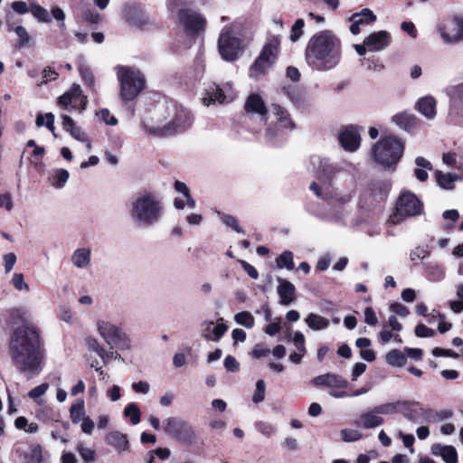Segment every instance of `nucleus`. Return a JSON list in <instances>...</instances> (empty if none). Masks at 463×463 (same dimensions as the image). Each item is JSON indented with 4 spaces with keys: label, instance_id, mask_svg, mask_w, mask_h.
I'll return each instance as SVG.
<instances>
[{
    "label": "nucleus",
    "instance_id": "obj_11",
    "mask_svg": "<svg viewBox=\"0 0 463 463\" xmlns=\"http://www.w3.org/2000/svg\"><path fill=\"white\" fill-rule=\"evenodd\" d=\"M177 18L188 37L196 38L205 31L207 24L205 17L193 9L182 8L178 10Z\"/></svg>",
    "mask_w": 463,
    "mask_h": 463
},
{
    "label": "nucleus",
    "instance_id": "obj_18",
    "mask_svg": "<svg viewBox=\"0 0 463 463\" xmlns=\"http://www.w3.org/2000/svg\"><path fill=\"white\" fill-rule=\"evenodd\" d=\"M377 17L369 8H364L360 13H354L349 17L351 23L349 30L352 34L357 35L362 25H369L376 21Z\"/></svg>",
    "mask_w": 463,
    "mask_h": 463
},
{
    "label": "nucleus",
    "instance_id": "obj_60",
    "mask_svg": "<svg viewBox=\"0 0 463 463\" xmlns=\"http://www.w3.org/2000/svg\"><path fill=\"white\" fill-rule=\"evenodd\" d=\"M293 341H294V345H295V346H296V348L298 349V352L306 353L305 336H304V335L301 332L297 331L294 334Z\"/></svg>",
    "mask_w": 463,
    "mask_h": 463
},
{
    "label": "nucleus",
    "instance_id": "obj_12",
    "mask_svg": "<svg viewBox=\"0 0 463 463\" xmlns=\"http://www.w3.org/2000/svg\"><path fill=\"white\" fill-rule=\"evenodd\" d=\"M165 432L183 445H190L195 438L192 426L178 417H171L165 420Z\"/></svg>",
    "mask_w": 463,
    "mask_h": 463
},
{
    "label": "nucleus",
    "instance_id": "obj_41",
    "mask_svg": "<svg viewBox=\"0 0 463 463\" xmlns=\"http://www.w3.org/2000/svg\"><path fill=\"white\" fill-rule=\"evenodd\" d=\"M31 12L33 15L39 21L43 23H51L52 18L48 13V11L41 6L40 5H33L31 7Z\"/></svg>",
    "mask_w": 463,
    "mask_h": 463
},
{
    "label": "nucleus",
    "instance_id": "obj_57",
    "mask_svg": "<svg viewBox=\"0 0 463 463\" xmlns=\"http://www.w3.org/2000/svg\"><path fill=\"white\" fill-rule=\"evenodd\" d=\"M430 255V251L422 247H416L410 253V258L412 261L423 260Z\"/></svg>",
    "mask_w": 463,
    "mask_h": 463
},
{
    "label": "nucleus",
    "instance_id": "obj_29",
    "mask_svg": "<svg viewBox=\"0 0 463 463\" xmlns=\"http://www.w3.org/2000/svg\"><path fill=\"white\" fill-rule=\"evenodd\" d=\"M127 21L138 28H143L148 23V19L144 12L136 7H129L125 11Z\"/></svg>",
    "mask_w": 463,
    "mask_h": 463
},
{
    "label": "nucleus",
    "instance_id": "obj_36",
    "mask_svg": "<svg viewBox=\"0 0 463 463\" xmlns=\"http://www.w3.org/2000/svg\"><path fill=\"white\" fill-rule=\"evenodd\" d=\"M276 264L279 269L285 268L288 270H292L295 268L293 253L290 250L283 251L279 257H277Z\"/></svg>",
    "mask_w": 463,
    "mask_h": 463
},
{
    "label": "nucleus",
    "instance_id": "obj_31",
    "mask_svg": "<svg viewBox=\"0 0 463 463\" xmlns=\"http://www.w3.org/2000/svg\"><path fill=\"white\" fill-rule=\"evenodd\" d=\"M106 442L120 450H127L129 446L127 435L119 431L109 432L106 436Z\"/></svg>",
    "mask_w": 463,
    "mask_h": 463
},
{
    "label": "nucleus",
    "instance_id": "obj_1",
    "mask_svg": "<svg viewBox=\"0 0 463 463\" xmlns=\"http://www.w3.org/2000/svg\"><path fill=\"white\" fill-rule=\"evenodd\" d=\"M10 352L14 365L23 373L37 375L44 359V343L37 326L24 323L14 330Z\"/></svg>",
    "mask_w": 463,
    "mask_h": 463
},
{
    "label": "nucleus",
    "instance_id": "obj_50",
    "mask_svg": "<svg viewBox=\"0 0 463 463\" xmlns=\"http://www.w3.org/2000/svg\"><path fill=\"white\" fill-rule=\"evenodd\" d=\"M342 439L346 442L356 441L362 439V434L358 430H341Z\"/></svg>",
    "mask_w": 463,
    "mask_h": 463
},
{
    "label": "nucleus",
    "instance_id": "obj_64",
    "mask_svg": "<svg viewBox=\"0 0 463 463\" xmlns=\"http://www.w3.org/2000/svg\"><path fill=\"white\" fill-rule=\"evenodd\" d=\"M12 9L18 14H24L29 12L27 4L24 1H14L12 3Z\"/></svg>",
    "mask_w": 463,
    "mask_h": 463
},
{
    "label": "nucleus",
    "instance_id": "obj_47",
    "mask_svg": "<svg viewBox=\"0 0 463 463\" xmlns=\"http://www.w3.org/2000/svg\"><path fill=\"white\" fill-rule=\"evenodd\" d=\"M222 221L223 222V223L232 228L237 232L244 233V230L239 225L238 220L235 216L224 213L222 216Z\"/></svg>",
    "mask_w": 463,
    "mask_h": 463
},
{
    "label": "nucleus",
    "instance_id": "obj_39",
    "mask_svg": "<svg viewBox=\"0 0 463 463\" xmlns=\"http://www.w3.org/2000/svg\"><path fill=\"white\" fill-rule=\"evenodd\" d=\"M8 30H14L16 35L18 36V41L15 44L16 47L23 48L28 45L30 42V36L25 27H24L23 25H17L14 28H11L9 26Z\"/></svg>",
    "mask_w": 463,
    "mask_h": 463
},
{
    "label": "nucleus",
    "instance_id": "obj_51",
    "mask_svg": "<svg viewBox=\"0 0 463 463\" xmlns=\"http://www.w3.org/2000/svg\"><path fill=\"white\" fill-rule=\"evenodd\" d=\"M265 396V383L263 380H259L256 383V391L253 394L252 401L254 403H259L264 400Z\"/></svg>",
    "mask_w": 463,
    "mask_h": 463
},
{
    "label": "nucleus",
    "instance_id": "obj_49",
    "mask_svg": "<svg viewBox=\"0 0 463 463\" xmlns=\"http://www.w3.org/2000/svg\"><path fill=\"white\" fill-rule=\"evenodd\" d=\"M255 426L257 430L265 435L266 437L272 436L276 431V429L270 423L266 421H257L255 423Z\"/></svg>",
    "mask_w": 463,
    "mask_h": 463
},
{
    "label": "nucleus",
    "instance_id": "obj_10",
    "mask_svg": "<svg viewBox=\"0 0 463 463\" xmlns=\"http://www.w3.org/2000/svg\"><path fill=\"white\" fill-rule=\"evenodd\" d=\"M402 413L407 420L414 423L422 421L434 423L449 419L453 415L450 410L437 411L431 408L424 407H402Z\"/></svg>",
    "mask_w": 463,
    "mask_h": 463
},
{
    "label": "nucleus",
    "instance_id": "obj_3",
    "mask_svg": "<svg viewBox=\"0 0 463 463\" xmlns=\"http://www.w3.org/2000/svg\"><path fill=\"white\" fill-rule=\"evenodd\" d=\"M404 142L393 135L382 136L373 145V160L384 169L394 171L403 156Z\"/></svg>",
    "mask_w": 463,
    "mask_h": 463
},
{
    "label": "nucleus",
    "instance_id": "obj_27",
    "mask_svg": "<svg viewBox=\"0 0 463 463\" xmlns=\"http://www.w3.org/2000/svg\"><path fill=\"white\" fill-rule=\"evenodd\" d=\"M271 110L274 116L276 117L279 125L284 128L293 129L295 128V123L293 122L290 114L288 111L281 107L279 104L273 103L271 104Z\"/></svg>",
    "mask_w": 463,
    "mask_h": 463
},
{
    "label": "nucleus",
    "instance_id": "obj_23",
    "mask_svg": "<svg viewBox=\"0 0 463 463\" xmlns=\"http://www.w3.org/2000/svg\"><path fill=\"white\" fill-rule=\"evenodd\" d=\"M278 281L279 286L277 291L280 298V304L288 306L294 302L297 298L295 286L290 281L284 279L279 278Z\"/></svg>",
    "mask_w": 463,
    "mask_h": 463
},
{
    "label": "nucleus",
    "instance_id": "obj_48",
    "mask_svg": "<svg viewBox=\"0 0 463 463\" xmlns=\"http://www.w3.org/2000/svg\"><path fill=\"white\" fill-rule=\"evenodd\" d=\"M124 415L129 417L131 423L136 425L140 421L141 411L139 407H125Z\"/></svg>",
    "mask_w": 463,
    "mask_h": 463
},
{
    "label": "nucleus",
    "instance_id": "obj_9",
    "mask_svg": "<svg viewBox=\"0 0 463 463\" xmlns=\"http://www.w3.org/2000/svg\"><path fill=\"white\" fill-rule=\"evenodd\" d=\"M193 119L190 110L182 106L175 107L173 118L163 127L150 128L149 133L159 137L175 136L190 128Z\"/></svg>",
    "mask_w": 463,
    "mask_h": 463
},
{
    "label": "nucleus",
    "instance_id": "obj_16",
    "mask_svg": "<svg viewBox=\"0 0 463 463\" xmlns=\"http://www.w3.org/2000/svg\"><path fill=\"white\" fill-rule=\"evenodd\" d=\"M341 146L348 152H355L361 146V135L357 126L349 125L338 135Z\"/></svg>",
    "mask_w": 463,
    "mask_h": 463
},
{
    "label": "nucleus",
    "instance_id": "obj_58",
    "mask_svg": "<svg viewBox=\"0 0 463 463\" xmlns=\"http://www.w3.org/2000/svg\"><path fill=\"white\" fill-rule=\"evenodd\" d=\"M82 18L85 22L94 24L99 22L100 15L98 12L89 9L82 14Z\"/></svg>",
    "mask_w": 463,
    "mask_h": 463
},
{
    "label": "nucleus",
    "instance_id": "obj_6",
    "mask_svg": "<svg viewBox=\"0 0 463 463\" xmlns=\"http://www.w3.org/2000/svg\"><path fill=\"white\" fill-rule=\"evenodd\" d=\"M162 205L159 200L150 193L146 192L132 204V216L145 225L156 222L162 215Z\"/></svg>",
    "mask_w": 463,
    "mask_h": 463
},
{
    "label": "nucleus",
    "instance_id": "obj_33",
    "mask_svg": "<svg viewBox=\"0 0 463 463\" xmlns=\"http://www.w3.org/2000/svg\"><path fill=\"white\" fill-rule=\"evenodd\" d=\"M283 93L292 101L297 107H301L305 103L304 94L301 90L294 86L288 85L282 88Z\"/></svg>",
    "mask_w": 463,
    "mask_h": 463
},
{
    "label": "nucleus",
    "instance_id": "obj_15",
    "mask_svg": "<svg viewBox=\"0 0 463 463\" xmlns=\"http://www.w3.org/2000/svg\"><path fill=\"white\" fill-rule=\"evenodd\" d=\"M390 411L388 407H374L373 410L363 412L354 421V424L358 428L373 429L383 424L384 420L380 414L388 413Z\"/></svg>",
    "mask_w": 463,
    "mask_h": 463
},
{
    "label": "nucleus",
    "instance_id": "obj_37",
    "mask_svg": "<svg viewBox=\"0 0 463 463\" xmlns=\"http://www.w3.org/2000/svg\"><path fill=\"white\" fill-rule=\"evenodd\" d=\"M90 250L86 249H78L72 255V262L78 268H84L90 262Z\"/></svg>",
    "mask_w": 463,
    "mask_h": 463
},
{
    "label": "nucleus",
    "instance_id": "obj_4",
    "mask_svg": "<svg viewBox=\"0 0 463 463\" xmlns=\"http://www.w3.org/2000/svg\"><path fill=\"white\" fill-rule=\"evenodd\" d=\"M389 179L373 178L369 180L359 195V206L366 211L381 207L387 201L392 190Z\"/></svg>",
    "mask_w": 463,
    "mask_h": 463
},
{
    "label": "nucleus",
    "instance_id": "obj_40",
    "mask_svg": "<svg viewBox=\"0 0 463 463\" xmlns=\"http://www.w3.org/2000/svg\"><path fill=\"white\" fill-rule=\"evenodd\" d=\"M227 329H228V326L225 324H223V323L217 324L212 330V333L213 335V336L211 335H208L205 333H203L202 336L206 340H212V341L218 342L224 335Z\"/></svg>",
    "mask_w": 463,
    "mask_h": 463
},
{
    "label": "nucleus",
    "instance_id": "obj_30",
    "mask_svg": "<svg viewBox=\"0 0 463 463\" xmlns=\"http://www.w3.org/2000/svg\"><path fill=\"white\" fill-rule=\"evenodd\" d=\"M424 275L429 280L437 282L445 278V270L442 265L426 263L424 264Z\"/></svg>",
    "mask_w": 463,
    "mask_h": 463
},
{
    "label": "nucleus",
    "instance_id": "obj_56",
    "mask_svg": "<svg viewBox=\"0 0 463 463\" xmlns=\"http://www.w3.org/2000/svg\"><path fill=\"white\" fill-rule=\"evenodd\" d=\"M364 322L372 326H374L378 324V318L372 307H367L364 309Z\"/></svg>",
    "mask_w": 463,
    "mask_h": 463
},
{
    "label": "nucleus",
    "instance_id": "obj_63",
    "mask_svg": "<svg viewBox=\"0 0 463 463\" xmlns=\"http://www.w3.org/2000/svg\"><path fill=\"white\" fill-rule=\"evenodd\" d=\"M405 354L415 361H420L422 359L423 351L420 348L405 347Z\"/></svg>",
    "mask_w": 463,
    "mask_h": 463
},
{
    "label": "nucleus",
    "instance_id": "obj_44",
    "mask_svg": "<svg viewBox=\"0 0 463 463\" xmlns=\"http://www.w3.org/2000/svg\"><path fill=\"white\" fill-rule=\"evenodd\" d=\"M234 318L238 324L244 326L247 328H251L254 326V318L248 311L237 313Z\"/></svg>",
    "mask_w": 463,
    "mask_h": 463
},
{
    "label": "nucleus",
    "instance_id": "obj_24",
    "mask_svg": "<svg viewBox=\"0 0 463 463\" xmlns=\"http://www.w3.org/2000/svg\"><path fill=\"white\" fill-rule=\"evenodd\" d=\"M430 449L434 456L441 457L446 463H458V452L453 446L434 443Z\"/></svg>",
    "mask_w": 463,
    "mask_h": 463
},
{
    "label": "nucleus",
    "instance_id": "obj_55",
    "mask_svg": "<svg viewBox=\"0 0 463 463\" xmlns=\"http://www.w3.org/2000/svg\"><path fill=\"white\" fill-rule=\"evenodd\" d=\"M84 409L85 407H70L71 418L74 423H78L86 418Z\"/></svg>",
    "mask_w": 463,
    "mask_h": 463
},
{
    "label": "nucleus",
    "instance_id": "obj_42",
    "mask_svg": "<svg viewBox=\"0 0 463 463\" xmlns=\"http://www.w3.org/2000/svg\"><path fill=\"white\" fill-rule=\"evenodd\" d=\"M304 26L305 21L302 18H298L295 21L294 24L291 27L289 39L291 42L295 43L300 39V37L304 33Z\"/></svg>",
    "mask_w": 463,
    "mask_h": 463
},
{
    "label": "nucleus",
    "instance_id": "obj_17",
    "mask_svg": "<svg viewBox=\"0 0 463 463\" xmlns=\"http://www.w3.org/2000/svg\"><path fill=\"white\" fill-rule=\"evenodd\" d=\"M78 99L80 100L79 111L81 112L86 109L88 99L86 96L82 95L79 85H73L70 91L63 93L58 98V104L63 108H67L71 105L72 109H76L78 108L76 103Z\"/></svg>",
    "mask_w": 463,
    "mask_h": 463
},
{
    "label": "nucleus",
    "instance_id": "obj_38",
    "mask_svg": "<svg viewBox=\"0 0 463 463\" xmlns=\"http://www.w3.org/2000/svg\"><path fill=\"white\" fill-rule=\"evenodd\" d=\"M35 123L37 127L45 126L53 134V136L56 137L54 128V115L52 113L49 112L45 115L39 113L36 117Z\"/></svg>",
    "mask_w": 463,
    "mask_h": 463
},
{
    "label": "nucleus",
    "instance_id": "obj_59",
    "mask_svg": "<svg viewBox=\"0 0 463 463\" xmlns=\"http://www.w3.org/2000/svg\"><path fill=\"white\" fill-rule=\"evenodd\" d=\"M239 263L241 264V267L249 275L250 278L253 279H257L259 278V272L252 265L248 263L246 260H239Z\"/></svg>",
    "mask_w": 463,
    "mask_h": 463
},
{
    "label": "nucleus",
    "instance_id": "obj_61",
    "mask_svg": "<svg viewBox=\"0 0 463 463\" xmlns=\"http://www.w3.org/2000/svg\"><path fill=\"white\" fill-rule=\"evenodd\" d=\"M48 387H49V385L47 383H42V384L34 387L33 390H31L28 392V396L34 400H37L38 398H40L42 395H43L45 393Z\"/></svg>",
    "mask_w": 463,
    "mask_h": 463
},
{
    "label": "nucleus",
    "instance_id": "obj_54",
    "mask_svg": "<svg viewBox=\"0 0 463 463\" xmlns=\"http://www.w3.org/2000/svg\"><path fill=\"white\" fill-rule=\"evenodd\" d=\"M12 283L17 290L25 289L29 291V286L24 282V275L22 273H15L12 279Z\"/></svg>",
    "mask_w": 463,
    "mask_h": 463
},
{
    "label": "nucleus",
    "instance_id": "obj_7",
    "mask_svg": "<svg viewBox=\"0 0 463 463\" xmlns=\"http://www.w3.org/2000/svg\"><path fill=\"white\" fill-rule=\"evenodd\" d=\"M423 203L411 191H403L396 200L395 207L388 219V222L397 225L407 218L420 215Z\"/></svg>",
    "mask_w": 463,
    "mask_h": 463
},
{
    "label": "nucleus",
    "instance_id": "obj_43",
    "mask_svg": "<svg viewBox=\"0 0 463 463\" xmlns=\"http://www.w3.org/2000/svg\"><path fill=\"white\" fill-rule=\"evenodd\" d=\"M70 177V174L66 169H57L53 176L52 185L56 188H62Z\"/></svg>",
    "mask_w": 463,
    "mask_h": 463
},
{
    "label": "nucleus",
    "instance_id": "obj_8",
    "mask_svg": "<svg viewBox=\"0 0 463 463\" xmlns=\"http://www.w3.org/2000/svg\"><path fill=\"white\" fill-rule=\"evenodd\" d=\"M279 47V36H273L269 39V42L264 44L254 62L250 65L249 70L250 77L259 79L260 76L265 75L278 60Z\"/></svg>",
    "mask_w": 463,
    "mask_h": 463
},
{
    "label": "nucleus",
    "instance_id": "obj_52",
    "mask_svg": "<svg viewBox=\"0 0 463 463\" xmlns=\"http://www.w3.org/2000/svg\"><path fill=\"white\" fill-rule=\"evenodd\" d=\"M431 353L436 357L445 356V357H451L454 359L459 358V354L451 349H444V348H440V347H435L432 349Z\"/></svg>",
    "mask_w": 463,
    "mask_h": 463
},
{
    "label": "nucleus",
    "instance_id": "obj_20",
    "mask_svg": "<svg viewBox=\"0 0 463 463\" xmlns=\"http://www.w3.org/2000/svg\"><path fill=\"white\" fill-rule=\"evenodd\" d=\"M244 110L248 114H258L267 120L269 110L263 99L258 93H251L247 97Z\"/></svg>",
    "mask_w": 463,
    "mask_h": 463
},
{
    "label": "nucleus",
    "instance_id": "obj_62",
    "mask_svg": "<svg viewBox=\"0 0 463 463\" xmlns=\"http://www.w3.org/2000/svg\"><path fill=\"white\" fill-rule=\"evenodd\" d=\"M224 366L230 372H237L240 364L232 355H227L224 359Z\"/></svg>",
    "mask_w": 463,
    "mask_h": 463
},
{
    "label": "nucleus",
    "instance_id": "obj_5",
    "mask_svg": "<svg viewBox=\"0 0 463 463\" xmlns=\"http://www.w3.org/2000/svg\"><path fill=\"white\" fill-rule=\"evenodd\" d=\"M118 80L119 81V96L123 101L135 99L146 87V79L140 71L118 65Z\"/></svg>",
    "mask_w": 463,
    "mask_h": 463
},
{
    "label": "nucleus",
    "instance_id": "obj_25",
    "mask_svg": "<svg viewBox=\"0 0 463 463\" xmlns=\"http://www.w3.org/2000/svg\"><path fill=\"white\" fill-rule=\"evenodd\" d=\"M392 121L407 132L413 131L420 124V119L415 115L407 112L394 115Z\"/></svg>",
    "mask_w": 463,
    "mask_h": 463
},
{
    "label": "nucleus",
    "instance_id": "obj_28",
    "mask_svg": "<svg viewBox=\"0 0 463 463\" xmlns=\"http://www.w3.org/2000/svg\"><path fill=\"white\" fill-rule=\"evenodd\" d=\"M61 119L63 129L69 132L74 139L80 142L87 140L86 134L76 125L75 121L70 116L62 115Z\"/></svg>",
    "mask_w": 463,
    "mask_h": 463
},
{
    "label": "nucleus",
    "instance_id": "obj_26",
    "mask_svg": "<svg viewBox=\"0 0 463 463\" xmlns=\"http://www.w3.org/2000/svg\"><path fill=\"white\" fill-rule=\"evenodd\" d=\"M436 105L437 101L432 96H425L419 99L416 109L428 119H432L437 114Z\"/></svg>",
    "mask_w": 463,
    "mask_h": 463
},
{
    "label": "nucleus",
    "instance_id": "obj_35",
    "mask_svg": "<svg viewBox=\"0 0 463 463\" xmlns=\"http://www.w3.org/2000/svg\"><path fill=\"white\" fill-rule=\"evenodd\" d=\"M308 326L314 330H320L326 328L329 326V321L321 316L310 313L306 318Z\"/></svg>",
    "mask_w": 463,
    "mask_h": 463
},
{
    "label": "nucleus",
    "instance_id": "obj_53",
    "mask_svg": "<svg viewBox=\"0 0 463 463\" xmlns=\"http://www.w3.org/2000/svg\"><path fill=\"white\" fill-rule=\"evenodd\" d=\"M415 335L418 337H431L435 335V331L422 323H420L415 327Z\"/></svg>",
    "mask_w": 463,
    "mask_h": 463
},
{
    "label": "nucleus",
    "instance_id": "obj_14",
    "mask_svg": "<svg viewBox=\"0 0 463 463\" xmlns=\"http://www.w3.org/2000/svg\"><path fill=\"white\" fill-rule=\"evenodd\" d=\"M218 50L224 61H233L239 58L240 52L243 50V42L231 32H224L219 36Z\"/></svg>",
    "mask_w": 463,
    "mask_h": 463
},
{
    "label": "nucleus",
    "instance_id": "obj_19",
    "mask_svg": "<svg viewBox=\"0 0 463 463\" xmlns=\"http://www.w3.org/2000/svg\"><path fill=\"white\" fill-rule=\"evenodd\" d=\"M392 43V36L386 31H378L370 33L364 38V43L370 52H379L388 47Z\"/></svg>",
    "mask_w": 463,
    "mask_h": 463
},
{
    "label": "nucleus",
    "instance_id": "obj_21",
    "mask_svg": "<svg viewBox=\"0 0 463 463\" xmlns=\"http://www.w3.org/2000/svg\"><path fill=\"white\" fill-rule=\"evenodd\" d=\"M99 331L109 345H119L123 340L121 330L116 326L108 322L98 324Z\"/></svg>",
    "mask_w": 463,
    "mask_h": 463
},
{
    "label": "nucleus",
    "instance_id": "obj_2",
    "mask_svg": "<svg viewBox=\"0 0 463 463\" xmlns=\"http://www.w3.org/2000/svg\"><path fill=\"white\" fill-rule=\"evenodd\" d=\"M341 56V41L330 30H323L311 36L305 50L307 65L317 71L335 68L339 63Z\"/></svg>",
    "mask_w": 463,
    "mask_h": 463
},
{
    "label": "nucleus",
    "instance_id": "obj_32",
    "mask_svg": "<svg viewBox=\"0 0 463 463\" xmlns=\"http://www.w3.org/2000/svg\"><path fill=\"white\" fill-rule=\"evenodd\" d=\"M459 178L457 174H444L443 172L437 170L435 172V179L437 184L443 189L452 190L454 188V183Z\"/></svg>",
    "mask_w": 463,
    "mask_h": 463
},
{
    "label": "nucleus",
    "instance_id": "obj_22",
    "mask_svg": "<svg viewBox=\"0 0 463 463\" xmlns=\"http://www.w3.org/2000/svg\"><path fill=\"white\" fill-rule=\"evenodd\" d=\"M312 384L315 386H326L337 389H344L347 387V381L342 376L335 373H326L318 375L312 380Z\"/></svg>",
    "mask_w": 463,
    "mask_h": 463
},
{
    "label": "nucleus",
    "instance_id": "obj_46",
    "mask_svg": "<svg viewBox=\"0 0 463 463\" xmlns=\"http://www.w3.org/2000/svg\"><path fill=\"white\" fill-rule=\"evenodd\" d=\"M208 95H209L210 99L213 102L218 101L220 103H222L226 99V96L224 94V91L218 85H213L208 90Z\"/></svg>",
    "mask_w": 463,
    "mask_h": 463
},
{
    "label": "nucleus",
    "instance_id": "obj_45",
    "mask_svg": "<svg viewBox=\"0 0 463 463\" xmlns=\"http://www.w3.org/2000/svg\"><path fill=\"white\" fill-rule=\"evenodd\" d=\"M79 72L81 77L83 83L86 86L92 87L95 82L94 75L90 68L87 65H80Z\"/></svg>",
    "mask_w": 463,
    "mask_h": 463
},
{
    "label": "nucleus",
    "instance_id": "obj_34",
    "mask_svg": "<svg viewBox=\"0 0 463 463\" xmlns=\"http://www.w3.org/2000/svg\"><path fill=\"white\" fill-rule=\"evenodd\" d=\"M387 364L392 366L402 367L406 362V356L399 349H392L386 354L385 356Z\"/></svg>",
    "mask_w": 463,
    "mask_h": 463
},
{
    "label": "nucleus",
    "instance_id": "obj_13",
    "mask_svg": "<svg viewBox=\"0 0 463 463\" xmlns=\"http://www.w3.org/2000/svg\"><path fill=\"white\" fill-rule=\"evenodd\" d=\"M438 32L446 43H458L463 41V14H453L438 25Z\"/></svg>",
    "mask_w": 463,
    "mask_h": 463
}]
</instances>
